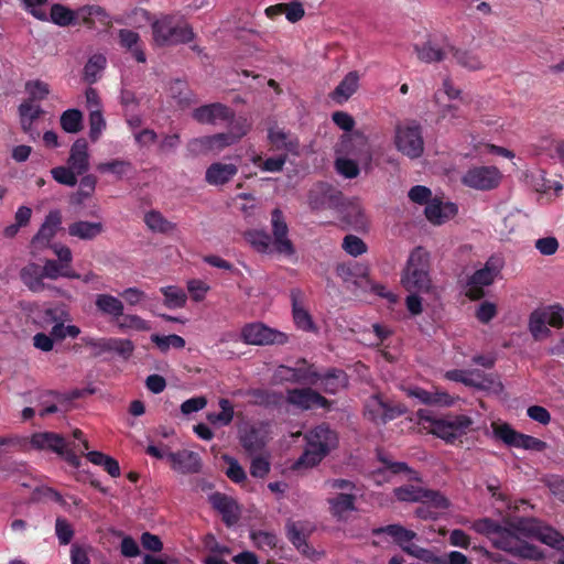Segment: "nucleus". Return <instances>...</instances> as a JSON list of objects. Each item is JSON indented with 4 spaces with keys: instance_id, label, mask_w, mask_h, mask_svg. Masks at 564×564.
I'll list each match as a JSON object with an SVG mask.
<instances>
[{
    "instance_id": "obj_1",
    "label": "nucleus",
    "mask_w": 564,
    "mask_h": 564,
    "mask_svg": "<svg viewBox=\"0 0 564 564\" xmlns=\"http://www.w3.org/2000/svg\"><path fill=\"white\" fill-rule=\"evenodd\" d=\"M305 440L306 447L302 455L293 463V470L317 466L338 446L337 433L325 423L308 431L305 435Z\"/></svg>"
},
{
    "instance_id": "obj_2",
    "label": "nucleus",
    "mask_w": 564,
    "mask_h": 564,
    "mask_svg": "<svg viewBox=\"0 0 564 564\" xmlns=\"http://www.w3.org/2000/svg\"><path fill=\"white\" fill-rule=\"evenodd\" d=\"M150 26L153 44L159 47L188 44L196 36L192 25L180 14H161Z\"/></svg>"
},
{
    "instance_id": "obj_3",
    "label": "nucleus",
    "mask_w": 564,
    "mask_h": 564,
    "mask_svg": "<svg viewBox=\"0 0 564 564\" xmlns=\"http://www.w3.org/2000/svg\"><path fill=\"white\" fill-rule=\"evenodd\" d=\"M408 292L429 293L433 285L430 275V254L422 247L412 250L401 275Z\"/></svg>"
},
{
    "instance_id": "obj_4",
    "label": "nucleus",
    "mask_w": 564,
    "mask_h": 564,
    "mask_svg": "<svg viewBox=\"0 0 564 564\" xmlns=\"http://www.w3.org/2000/svg\"><path fill=\"white\" fill-rule=\"evenodd\" d=\"M417 414L421 420L430 423V432L433 435L449 444H454L455 441L466 435L474 423L471 417L465 414H447L435 417L425 415L423 410H420Z\"/></svg>"
},
{
    "instance_id": "obj_5",
    "label": "nucleus",
    "mask_w": 564,
    "mask_h": 564,
    "mask_svg": "<svg viewBox=\"0 0 564 564\" xmlns=\"http://www.w3.org/2000/svg\"><path fill=\"white\" fill-rule=\"evenodd\" d=\"M345 197L339 191H329L325 194L322 202L314 198L313 194L310 195V205L313 209H321L325 207L340 208L344 219L354 227H362L366 225V217L359 203L348 202L344 203Z\"/></svg>"
},
{
    "instance_id": "obj_6",
    "label": "nucleus",
    "mask_w": 564,
    "mask_h": 564,
    "mask_svg": "<svg viewBox=\"0 0 564 564\" xmlns=\"http://www.w3.org/2000/svg\"><path fill=\"white\" fill-rule=\"evenodd\" d=\"M492 544L496 549L523 560L538 561L544 557L538 546L521 540L509 527H503L499 534L492 538Z\"/></svg>"
},
{
    "instance_id": "obj_7",
    "label": "nucleus",
    "mask_w": 564,
    "mask_h": 564,
    "mask_svg": "<svg viewBox=\"0 0 564 564\" xmlns=\"http://www.w3.org/2000/svg\"><path fill=\"white\" fill-rule=\"evenodd\" d=\"M501 271V264L490 258L484 268L476 270L466 281L464 294L470 301H479L486 296V286H490Z\"/></svg>"
},
{
    "instance_id": "obj_8",
    "label": "nucleus",
    "mask_w": 564,
    "mask_h": 564,
    "mask_svg": "<svg viewBox=\"0 0 564 564\" xmlns=\"http://www.w3.org/2000/svg\"><path fill=\"white\" fill-rule=\"evenodd\" d=\"M395 147L410 159H417L423 154L424 141L422 127L419 122L412 120L395 128Z\"/></svg>"
},
{
    "instance_id": "obj_9",
    "label": "nucleus",
    "mask_w": 564,
    "mask_h": 564,
    "mask_svg": "<svg viewBox=\"0 0 564 564\" xmlns=\"http://www.w3.org/2000/svg\"><path fill=\"white\" fill-rule=\"evenodd\" d=\"M406 412L404 404L387 401L381 394L371 395L365 404V416L377 425H384Z\"/></svg>"
},
{
    "instance_id": "obj_10",
    "label": "nucleus",
    "mask_w": 564,
    "mask_h": 564,
    "mask_svg": "<svg viewBox=\"0 0 564 564\" xmlns=\"http://www.w3.org/2000/svg\"><path fill=\"white\" fill-rule=\"evenodd\" d=\"M394 496L399 501L423 502L438 509H447L449 502L436 490L424 489L414 485H404L394 489Z\"/></svg>"
},
{
    "instance_id": "obj_11",
    "label": "nucleus",
    "mask_w": 564,
    "mask_h": 564,
    "mask_svg": "<svg viewBox=\"0 0 564 564\" xmlns=\"http://www.w3.org/2000/svg\"><path fill=\"white\" fill-rule=\"evenodd\" d=\"M241 338L246 344L257 346L283 345L289 339L286 334L270 328L262 323L245 325L241 329Z\"/></svg>"
},
{
    "instance_id": "obj_12",
    "label": "nucleus",
    "mask_w": 564,
    "mask_h": 564,
    "mask_svg": "<svg viewBox=\"0 0 564 564\" xmlns=\"http://www.w3.org/2000/svg\"><path fill=\"white\" fill-rule=\"evenodd\" d=\"M271 229L273 251L284 257L294 256L295 247L288 237L289 226L286 224L285 216L280 208H274L271 212Z\"/></svg>"
},
{
    "instance_id": "obj_13",
    "label": "nucleus",
    "mask_w": 564,
    "mask_h": 564,
    "mask_svg": "<svg viewBox=\"0 0 564 564\" xmlns=\"http://www.w3.org/2000/svg\"><path fill=\"white\" fill-rule=\"evenodd\" d=\"M495 435L508 446L523 448L529 451L542 452L546 448V443L531 435L522 434L513 430L508 423L496 425Z\"/></svg>"
},
{
    "instance_id": "obj_14",
    "label": "nucleus",
    "mask_w": 564,
    "mask_h": 564,
    "mask_svg": "<svg viewBox=\"0 0 564 564\" xmlns=\"http://www.w3.org/2000/svg\"><path fill=\"white\" fill-rule=\"evenodd\" d=\"M501 180L500 171L495 166H475L469 169L462 177L465 186L479 191L496 188Z\"/></svg>"
},
{
    "instance_id": "obj_15",
    "label": "nucleus",
    "mask_w": 564,
    "mask_h": 564,
    "mask_svg": "<svg viewBox=\"0 0 564 564\" xmlns=\"http://www.w3.org/2000/svg\"><path fill=\"white\" fill-rule=\"evenodd\" d=\"M306 364V359L302 358L296 361V367L281 365L274 372V379L279 382L317 384L318 372L313 370V366L304 368Z\"/></svg>"
},
{
    "instance_id": "obj_16",
    "label": "nucleus",
    "mask_w": 564,
    "mask_h": 564,
    "mask_svg": "<svg viewBox=\"0 0 564 564\" xmlns=\"http://www.w3.org/2000/svg\"><path fill=\"white\" fill-rule=\"evenodd\" d=\"M286 402L305 411L318 408L329 409L332 405V401L312 388H295L288 390Z\"/></svg>"
},
{
    "instance_id": "obj_17",
    "label": "nucleus",
    "mask_w": 564,
    "mask_h": 564,
    "mask_svg": "<svg viewBox=\"0 0 564 564\" xmlns=\"http://www.w3.org/2000/svg\"><path fill=\"white\" fill-rule=\"evenodd\" d=\"M192 117L200 124H217L231 120L234 110L221 102H213L195 108Z\"/></svg>"
},
{
    "instance_id": "obj_18",
    "label": "nucleus",
    "mask_w": 564,
    "mask_h": 564,
    "mask_svg": "<svg viewBox=\"0 0 564 564\" xmlns=\"http://www.w3.org/2000/svg\"><path fill=\"white\" fill-rule=\"evenodd\" d=\"M314 531V525L305 520H288L285 523V534L288 540L293 546L304 555H308L311 546L308 545V538Z\"/></svg>"
},
{
    "instance_id": "obj_19",
    "label": "nucleus",
    "mask_w": 564,
    "mask_h": 564,
    "mask_svg": "<svg viewBox=\"0 0 564 564\" xmlns=\"http://www.w3.org/2000/svg\"><path fill=\"white\" fill-rule=\"evenodd\" d=\"M212 507L220 513L223 522L228 527L238 523L241 517V509L238 502L230 496L221 492H215L209 496Z\"/></svg>"
},
{
    "instance_id": "obj_20",
    "label": "nucleus",
    "mask_w": 564,
    "mask_h": 564,
    "mask_svg": "<svg viewBox=\"0 0 564 564\" xmlns=\"http://www.w3.org/2000/svg\"><path fill=\"white\" fill-rule=\"evenodd\" d=\"M172 469L181 474H196L200 470L202 462L197 453L182 449L177 452H169L166 455Z\"/></svg>"
},
{
    "instance_id": "obj_21",
    "label": "nucleus",
    "mask_w": 564,
    "mask_h": 564,
    "mask_svg": "<svg viewBox=\"0 0 564 564\" xmlns=\"http://www.w3.org/2000/svg\"><path fill=\"white\" fill-rule=\"evenodd\" d=\"M291 304L293 319L297 328L311 332L315 329L313 318L308 311L305 308V295L300 289L291 290Z\"/></svg>"
},
{
    "instance_id": "obj_22",
    "label": "nucleus",
    "mask_w": 564,
    "mask_h": 564,
    "mask_svg": "<svg viewBox=\"0 0 564 564\" xmlns=\"http://www.w3.org/2000/svg\"><path fill=\"white\" fill-rule=\"evenodd\" d=\"M30 445L36 451H48L55 454H63L64 447L68 446L66 440L58 433L36 432L30 437Z\"/></svg>"
},
{
    "instance_id": "obj_23",
    "label": "nucleus",
    "mask_w": 564,
    "mask_h": 564,
    "mask_svg": "<svg viewBox=\"0 0 564 564\" xmlns=\"http://www.w3.org/2000/svg\"><path fill=\"white\" fill-rule=\"evenodd\" d=\"M357 496L355 492H339L335 497L328 498L327 503L330 514L338 521L347 519V513L355 511Z\"/></svg>"
},
{
    "instance_id": "obj_24",
    "label": "nucleus",
    "mask_w": 564,
    "mask_h": 564,
    "mask_svg": "<svg viewBox=\"0 0 564 564\" xmlns=\"http://www.w3.org/2000/svg\"><path fill=\"white\" fill-rule=\"evenodd\" d=\"M62 223V215L59 210H51L39 231L32 239V245L35 247H45L55 236L58 226Z\"/></svg>"
},
{
    "instance_id": "obj_25",
    "label": "nucleus",
    "mask_w": 564,
    "mask_h": 564,
    "mask_svg": "<svg viewBox=\"0 0 564 564\" xmlns=\"http://www.w3.org/2000/svg\"><path fill=\"white\" fill-rule=\"evenodd\" d=\"M20 279L22 283L32 292L39 293L45 289L58 291L56 288L46 285L44 283V274L41 265L31 262L23 267L20 271Z\"/></svg>"
},
{
    "instance_id": "obj_26",
    "label": "nucleus",
    "mask_w": 564,
    "mask_h": 564,
    "mask_svg": "<svg viewBox=\"0 0 564 564\" xmlns=\"http://www.w3.org/2000/svg\"><path fill=\"white\" fill-rule=\"evenodd\" d=\"M238 173L237 165L232 163L216 162L210 164L205 173V181L209 185L219 186L227 184Z\"/></svg>"
},
{
    "instance_id": "obj_27",
    "label": "nucleus",
    "mask_w": 564,
    "mask_h": 564,
    "mask_svg": "<svg viewBox=\"0 0 564 564\" xmlns=\"http://www.w3.org/2000/svg\"><path fill=\"white\" fill-rule=\"evenodd\" d=\"M118 39L120 46L130 52L138 63L147 62V55L139 33L129 29H120L118 31Z\"/></svg>"
},
{
    "instance_id": "obj_28",
    "label": "nucleus",
    "mask_w": 564,
    "mask_h": 564,
    "mask_svg": "<svg viewBox=\"0 0 564 564\" xmlns=\"http://www.w3.org/2000/svg\"><path fill=\"white\" fill-rule=\"evenodd\" d=\"M68 166L78 175H83L89 169L88 144L83 138L77 139L70 149L67 160Z\"/></svg>"
},
{
    "instance_id": "obj_29",
    "label": "nucleus",
    "mask_w": 564,
    "mask_h": 564,
    "mask_svg": "<svg viewBox=\"0 0 564 564\" xmlns=\"http://www.w3.org/2000/svg\"><path fill=\"white\" fill-rule=\"evenodd\" d=\"M348 383V377L341 369L332 368L325 373L318 372L319 387L325 393L336 394L340 389L345 388Z\"/></svg>"
},
{
    "instance_id": "obj_30",
    "label": "nucleus",
    "mask_w": 564,
    "mask_h": 564,
    "mask_svg": "<svg viewBox=\"0 0 564 564\" xmlns=\"http://www.w3.org/2000/svg\"><path fill=\"white\" fill-rule=\"evenodd\" d=\"M239 442L249 454L260 452L265 446V437L262 430L254 425L239 431Z\"/></svg>"
},
{
    "instance_id": "obj_31",
    "label": "nucleus",
    "mask_w": 564,
    "mask_h": 564,
    "mask_svg": "<svg viewBox=\"0 0 564 564\" xmlns=\"http://www.w3.org/2000/svg\"><path fill=\"white\" fill-rule=\"evenodd\" d=\"M105 231L101 221L78 220L68 226V235L82 240H94Z\"/></svg>"
},
{
    "instance_id": "obj_32",
    "label": "nucleus",
    "mask_w": 564,
    "mask_h": 564,
    "mask_svg": "<svg viewBox=\"0 0 564 564\" xmlns=\"http://www.w3.org/2000/svg\"><path fill=\"white\" fill-rule=\"evenodd\" d=\"M95 305L100 314L110 316L113 319H119L123 316V303L111 294H97Z\"/></svg>"
},
{
    "instance_id": "obj_33",
    "label": "nucleus",
    "mask_w": 564,
    "mask_h": 564,
    "mask_svg": "<svg viewBox=\"0 0 564 564\" xmlns=\"http://www.w3.org/2000/svg\"><path fill=\"white\" fill-rule=\"evenodd\" d=\"M373 535L388 534L393 538V541L403 547L408 542L413 541L416 538V533L412 530L405 529L400 524H389L386 527L375 528L372 530Z\"/></svg>"
},
{
    "instance_id": "obj_34",
    "label": "nucleus",
    "mask_w": 564,
    "mask_h": 564,
    "mask_svg": "<svg viewBox=\"0 0 564 564\" xmlns=\"http://www.w3.org/2000/svg\"><path fill=\"white\" fill-rule=\"evenodd\" d=\"M358 73L349 72L332 93V98L339 104L348 100L358 89Z\"/></svg>"
},
{
    "instance_id": "obj_35",
    "label": "nucleus",
    "mask_w": 564,
    "mask_h": 564,
    "mask_svg": "<svg viewBox=\"0 0 564 564\" xmlns=\"http://www.w3.org/2000/svg\"><path fill=\"white\" fill-rule=\"evenodd\" d=\"M448 52L452 53L458 65L468 70H479L485 67L480 56L473 51L462 50L449 45Z\"/></svg>"
},
{
    "instance_id": "obj_36",
    "label": "nucleus",
    "mask_w": 564,
    "mask_h": 564,
    "mask_svg": "<svg viewBox=\"0 0 564 564\" xmlns=\"http://www.w3.org/2000/svg\"><path fill=\"white\" fill-rule=\"evenodd\" d=\"M247 395L251 398L250 402L256 405L265 408H274L282 403L283 394L281 392L268 390V389H250Z\"/></svg>"
},
{
    "instance_id": "obj_37",
    "label": "nucleus",
    "mask_w": 564,
    "mask_h": 564,
    "mask_svg": "<svg viewBox=\"0 0 564 564\" xmlns=\"http://www.w3.org/2000/svg\"><path fill=\"white\" fill-rule=\"evenodd\" d=\"M541 522L535 518L521 517L508 522V527L519 536L535 539Z\"/></svg>"
},
{
    "instance_id": "obj_38",
    "label": "nucleus",
    "mask_w": 564,
    "mask_h": 564,
    "mask_svg": "<svg viewBox=\"0 0 564 564\" xmlns=\"http://www.w3.org/2000/svg\"><path fill=\"white\" fill-rule=\"evenodd\" d=\"M268 139L272 149L276 151L294 152L299 142L290 137L289 133L281 129L271 128L268 131Z\"/></svg>"
},
{
    "instance_id": "obj_39",
    "label": "nucleus",
    "mask_w": 564,
    "mask_h": 564,
    "mask_svg": "<svg viewBox=\"0 0 564 564\" xmlns=\"http://www.w3.org/2000/svg\"><path fill=\"white\" fill-rule=\"evenodd\" d=\"M77 13L78 11L76 12L62 3H54L51 7L48 21L62 28L74 25Z\"/></svg>"
},
{
    "instance_id": "obj_40",
    "label": "nucleus",
    "mask_w": 564,
    "mask_h": 564,
    "mask_svg": "<svg viewBox=\"0 0 564 564\" xmlns=\"http://www.w3.org/2000/svg\"><path fill=\"white\" fill-rule=\"evenodd\" d=\"M160 292L164 296V305L170 310L182 308L187 301L186 292L176 285L162 286Z\"/></svg>"
},
{
    "instance_id": "obj_41",
    "label": "nucleus",
    "mask_w": 564,
    "mask_h": 564,
    "mask_svg": "<svg viewBox=\"0 0 564 564\" xmlns=\"http://www.w3.org/2000/svg\"><path fill=\"white\" fill-rule=\"evenodd\" d=\"M144 223L154 232L169 234L175 230L176 225L167 220L162 213L150 210L144 215Z\"/></svg>"
},
{
    "instance_id": "obj_42",
    "label": "nucleus",
    "mask_w": 564,
    "mask_h": 564,
    "mask_svg": "<svg viewBox=\"0 0 564 564\" xmlns=\"http://www.w3.org/2000/svg\"><path fill=\"white\" fill-rule=\"evenodd\" d=\"M44 278L56 280L59 276L68 279H79L80 274L72 270L70 267L59 263L57 260H46L44 265L41 267Z\"/></svg>"
},
{
    "instance_id": "obj_43",
    "label": "nucleus",
    "mask_w": 564,
    "mask_h": 564,
    "mask_svg": "<svg viewBox=\"0 0 564 564\" xmlns=\"http://www.w3.org/2000/svg\"><path fill=\"white\" fill-rule=\"evenodd\" d=\"M535 539L557 551L564 552V535L552 527L543 524V522H541Z\"/></svg>"
},
{
    "instance_id": "obj_44",
    "label": "nucleus",
    "mask_w": 564,
    "mask_h": 564,
    "mask_svg": "<svg viewBox=\"0 0 564 564\" xmlns=\"http://www.w3.org/2000/svg\"><path fill=\"white\" fill-rule=\"evenodd\" d=\"M246 240L261 253L273 251L271 236L263 230H250L246 232Z\"/></svg>"
},
{
    "instance_id": "obj_45",
    "label": "nucleus",
    "mask_w": 564,
    "mask_h": 564,
    "mask_svg": "<svg viewBox=\"0 0 564 564\" xmlns=\"http://www.w3.org/2000/svg\"><path fill=\"white\" fill-rule=\"evenodd\" d=\"M414 51L417 58L424 63L442 62L446 52L440 47L434 46L431 42H425L422 45H415Z\"/></svg>"
},
{
    "instance_id": "obj_46",
    "label": "nucleus",
    "mask_w": 564,
    "mask_h": 564,
    "mask_svg": "<svg viewBox=\"0 0 564 564\" xmlns=\"http://www.w3.org/2000/svg\"><path fill=\"white\" fill-rule=\"evenodd\" d=\"M61 127L65 132L77 133L83 128V115L78 109H68L61 116Z\"/></svg>"
},
{
    "instance_id": "obj_47",
    "label": "nucleus",
    "mask_w": 564,
    "mask_h": 564,
    "mask_svg": "<svg viewBox=\"0 0 564 564\" xmlns=\"http://www.w3.org/2000/svg\"><path fill=\"white\" fill-rule=\"evenodd\" d=\"M151 341L162 351L166 352L171 347L175 349H182L185 347V339L180 335H151Z\"/></svg>"
},
{
    "instance_id": "obj_48",
    "label": "nucleus",
    "mask_w": 564,
    "mask_h": 564,
    "mask_svg": "<svg viewBox=\"0 0 564 564\" xmlns=\"http://www.w3.org/2000/svg\"><path fill=\"white\" fill-rule=\"evenodd\" d=\"M218 403L221 411L219 413H208L207 420L212 424L220 423L224 426L229 425L235 414L234 406L228 399L224 398H221Z\"/></svg>"
},
{
    "instance_id": "obj_49",
    "label": "nucleus",
    "mask_w": 564,
    "mask_h": 564,
    "mask_svg": "<svg viewBox=\"0 0 564 564\" xmlns=\"http://www.w3.org/2000/svg\"><path fill=\"white\" fill-rule=\"evenodd\" d=\"M467 378L474 382V384H467V387L477 390H489L496 383V378L492 373H485L479 369H468Z\"/></svg>"
},
{
    "instance_id": "obj_50",
    "label": "nucleus",
    "mask_w": 564,
    "mask_h": 564,
    "mask_svg": "<svg viewBox=\"0 0 564 564\" xmlns=\"http://www.w3.org/2000/svg\"><path fill=\"white\" fill-rule=\"evenodd\" d=\"M378 460L383 464V468H378L373 471L375 476H383L384 471L388 470L393 475L402 473H412V469L403 462H392L384 454L378 453Z\"/></svg>"
},
{
    "instance_id": "obj_51",
    "label": "nucleus",
    "mask_w": 564,
    "mask_h": 564,
    "mask_svg": "<svg viewBox=\"0 0 564 564\" xmlns=\"http://www.w3.org/2000/svg\"><path fill=\"white\" fill-rule=\"evenodd\" d=\"M107 59L101 54L93 55L84 67V77L85 80L89 84H94L97 80V75L101 72L106 66Z\"/></svg>"
},
{
    "instance_id": "obj_52",
    "label": "nucleus",
    "mask_w": 564,
    "mask_h": 564,
    "mask_svg": "<svg viewBox=\"0 0 564 564\" xmlns=\"http://www.w3.org/2000/svg\"><path fill=\"white\" fill-rule=\"evenodd\" d=\"M97 170L101 173L109 172L115 174L118 178H121L128 172L132 170L130 161L115 159L109 162H102L97 165Z\"/></svg>"
},
{
    "instance_id": "obj_53",
    "label": "nucleus",
    "mask_w": 564,
    "mask_h": 564,
    "mask_svg": "<svg viewBox=\"0 0 564 564\" xmlns=\"http://www.w3.org/2000/svg\"><path fill=\"white\" fill-rule=\"evenodd\" d=\"M546 325H549V324L545 318V314H543L541 311H534L530 315L529 328H530L532 336L535 339L549 335L550 329L547 328Z\"/></svg>"
},
{
    "instance_id": "obj_54",
    "label": "nucleus",
    "mask_w": 564,
    "mask_h": 564,
    "mask_svg": "<svg viewBox=\"0 0 564 564\" xmlns=\"http://www.w3.org/2000/svg\"><path fill=\"white\" fill-rule=\"evenodd\" d=\"M286 162V155L282 154L279 156L268 158L267 160H262L260 155H256L252 158V163L256 166H259L262 171L265 172H281Z\"/></svg>"
},
{
    "instance_id": "obj_55",
    "label": "nucleus",
    "mask_w": 564,
    "mask_h": 564,
    "mask_svg": "<svg viewBox=\"0 0 564 564\" xmlns=\"http://www.w3.org/2000/svg\"><path fill=\"white\" fill-rule=\"evenodd\" d=\"M42 112L40 106H34L32 100H25L19 106V115L21 118V123L23 128L31 126L34 120H36Z\"/></svg>"
},
{
    "instance_id": "obj_56",
    "label": "nucleus",
    "mask_w": 564,
    "mask_h": 564,
    "mask_svg": "<svg viewBox=\"0 0 564 564\" xmlns=\"http://www.w3.org/2000/svg\"><path fill=\"white\" fill-rule=\"evenodd\" d=\"M502 528L503 527L499 522H497L490 518L478 519L473 523V529L477 533H480V534H484L487 536H491V535L497 536Z\"/></svg>"
},
{
    "instance_id": "obj_57",
    "label": "nucleus",
    "mask_w": 564,
    "mask_h": 564,
    "mask_svg": "<svg viewBox=\"0 0 564 564\" xmlns=\"http://www.w3.org/2000/svg\"><path fill=\"white\" fill-rule=\"evenodd\" d=\"M52 177L59 184L75 186L77 184V173L69 166H57L51 170Z\"/></svg>"
},
{
    "instance_id": "obj_58",
    "label": "nucleus",
    "mask_w": 564,
    "mask_h": 564,
    "mask_svg": "<svg viewBox=\"0 0 564 564\" xmlns=\"http://www.w3.org/2000/svg\"><path fill=\"white\" fill-rule=\"evenodd\" d=\"M106 122L99 109H91L89 113V138L97 141L105 129Z\"/></svg>"
},
{
    "instance_id": "obj_59",
    "label": "nucleus",
    "mask_w": 564,
    "mask_h": 564,
    "mask_svg": "<svg viewBox=\"0 0 564 564\" xmlns=\"http://www.w3.org/2000/svg\"><path fill=\"white\" fill-rule=\"evenodd\" d=\"M25 90L30 96V100H43L50 94V87L46 83L36 79L25 83Z\"/></svg>"
},
{
    "instance_id": "obj_60",
    "label": "nucleus",
    "mask_w": 564,
    "mask_h": 564,
    "mask_svg": "<svg viewBox=\"0 0 564 564\" xmlns=\"http://www.w3.org/2000/svg\"><path fill=\"white\" fill-rule=\"evenodd\" d=\"M343 249L352 257L361 256L367 251V245L355 235H347L343 240Z\"/></svg>"
},
{
    "instance_id": "obj_61",
    "label": "nucleus",
    "mask_w": 564,
    "mask_h": 564,
    "mask_svg": "<svg viewBox=\"0 0 564 564\" xmlns=\"http://www.w3.org/2000/svg\"><path fill=\"white\" fill-rule=\"evenodd\" d=\"M55 533L59 544L67 545L74 536V529L65 518L58 517L55 521Z\"/></svg>"
},
{
    "instance_id": "obj_62",
    "label": "nucleus",
    "mask_w": 564,
    "mask_h": 564,
    "mask_svg": "<svg viewBox=\"0 0 564 564\" xmlns=\"http://www.w3.org/2000/svg\"><path fill=\"white\" fill-rule=\"evenodd\" d=\"M209 135L192 139L187 143V150L193 156L205 154L209 151H215Z\"/></svg>"
},
{
    "instance_id": "obj_63",
    "label": "nucleus",
    "mask_w": 564,
    "mask_h": 564,
    "mask_svg": "<svg viewBox=\"0 0 564 564\" xmlns=\"http://www.w3.org/2000/svg\"><path fill=\"white\" fill-rule=\"evenodd\" d=\"M47 0H22L23 9L33 18L43 22L48 21L47 13L44 9H42V7L45 6Z\"/></svg>"
},
{
    "instance_id": "obj_64",
    "label": "nucleus",
    "mask_w": 564,
    "mask_h": 564,
    "mask_svg": "<svg viewBox=\"0 0 564 564\" xmlns=\"http://www.w3.org/2000/svg\"><path fill=\"white\" fill-rule=\"evenodd\" d=\"M337 172L346 178H355L359 175V166L351 159L339 158L335 162Z\"/></svg>"
}]
</instances>
